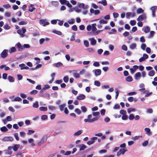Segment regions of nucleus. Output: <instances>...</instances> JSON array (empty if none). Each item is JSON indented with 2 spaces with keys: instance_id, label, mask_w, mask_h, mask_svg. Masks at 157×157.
Instances as JSON below:
<instances>
[{
  "instance_id": "obj_46",
  "label": "nucleus",
  "mask_w": 157,
  "mask_h": 157,
  "mask_svg": "<svg viewBox=\"0 0 157 157\" xmlns=\"http://www.w3.org/2000/svg\"><path fill=\"white\" fill-rule=\"evenodd\" d=\"M8 109L10 111L12 112H14L15 111L14 109L12 106L9 107L8 108Z\"/></svg>"
},
{
  "instance_id": "obj_24",
  "label": "nucleus",
  "mask_w": 157,
  "mask_h": 157,
  "mask_svg": "<svg viewBox=\"0 0 157 157\" xmlns=\"http://www.w3.org/2000/svg\"><path fill=\"white\" fill-rule=\"evenodd\" d=\"M20 145L19 144H15L13 147V150L15 151H17L18 148L20 147Z\"/></svg>"
},
{
  "instance_id": "obj_14",
  "label": "nucleus",
  "mask_w": 157,
  "mask_h": 157,
  "mask_svg": "<svg viewBox=\"0 0 157 157\" xmlns=\"http://www.w3.org/2000/svg\"><path fill=\"white\" fill-rule=\"evenodd\" d=\"M79 147L80 148V150H83L86 148V146L84 144H81L79 145Z\"/></svg>"
},
{
  "instance_id": "obj_57",
  "label": "nucleus",
  "mask_w": 157,
  "mask_h": 157,
  "mask_svg": "<svg viewBox=\"0 0 157 157\" xmlns=\"http://www.w3.org/2000/svg\"><path fill=\"white\" fill-rule=\"evenodd\" d=\"M107 151L106 150L103 149L99 151V153L100 154H102L106 153Z\"/></svg>"
},
{
  "instance_id": "obj_47",
  "label": "nucleus",
  "mask_w": 157,
  "mask_h": 157,
  "mask_svg": "<svg viewBox=\"0 0 157 157\" xmlns=\"http://www.w3.org/2000/svg\"><path fill=\"white\" fill-rule=\"evenodd\" d=\"M128 117L126 115H122V119L123 120H126L128 119Z\"/></svg>"
},
{
  "instance_id": "obj_41",
  "label": "nucleus",
  "mask_w": 157,
  "mask_h": 157,
  "mask_svg": "<svg viewBox=\"0 0 157 157\" xmlns=\"http://www.w3.org/2000/svg\"><path fill=\"white\" fill-rule=\"evenodd\" d=\"M40 111H46L47 110V108L46 107H41L40 108Z\"/></svg>"
},
{
  "instance_id": "obj_20",
  "label": "nucleus",
  "mask_w": 157,
  "mask_h": 157,
  "mask_svg": "<svg viewBox=\"0 0 157 157\" xmlns=\"http://www.w3.org/2000/svg\"><path fill=\"white\" fill-rule=\"evenodd\" d=\"M126 80L128 82H131L133 80V78L130 76H128L126 78Z\"/></svg>"
},
{
  "instance_id": "obj_1",
  "label": "nucleus",
  "mask_w": 157,
  "mask_h": 157,
  "mask_svg": "<svg viewBox=\"0 0 157 157\" xmlns=\"http://www.w3.org/2000/svg\"><path fill=\"white\" fill-rule=\"evenodd\" d=\"M92 117L91 114H90L88 116V118L84 120V121L86 122L92 123L98 120L99 118L98 117H96L92 119H90Z\"/></svg>"
},
{
  "instance_id": "obj_27",
  "label": "nucleus",
  "mask_w": 157,
  "mask_h": 157,
  "mask_svg": "<svg viewBox=\"0 0 157 157\" xmlns=\"http://www.w3.org/2000/svg\"><path fill=\"white\" fill-rule=\"evenodd\" d=\"M27 22L25 21H22L19 22L18 24L19 25H24L27 24Z\"/></svg>"
},
{
  "instance_id": "obj_37",
  "label": "nucleus",
  "mask_w": 157,
  "mask_h": 157,
  "mask_svg": "<svg viewBox=\"0 0 157 157\" xmlns=\"http://www.w3.org/2000/svg\"><path fill=\"white\" fill-rule=\"evenodd\" d=\"M55 64V66L56 67H59L63 65L62 63L60 62H58V63Z\"/></svg>"
},
{
  "instance_id": "obj_13",
  "label": "nucleus",
  "mask_w": 157,
  "mask_h": 157,
  "mask_svg": "<svg viewBox=\"0 0 157 157\" xmlns=\"http://www.w3.org/2000/svg\"><path fill=\"white\" fill-rule=\"evenodd\" d=\"M82 130H79L75 132L74 134V136H78L82 134Z\"/></svg>"
},
{
  "instance_id": "obj_58",
  "label": "nucleus",
  "mask_w": 157,
  "mask_h": 157,
  "mask_svg": "<svg viewBox=\"0 0 157 157\" xmlns=\"http://www.w3.org/2000/svg\"><path fill=\"white\" fill-rule=\"evenodd\" d=\"M57 21H59L58 24L60 26H62L63 25V20L60 21L59 20L57 19Z\"/></svg>"
},
{
  "instance_id": "obj_34",
  "label": "nucleus",
  "mask_w": 157,
  "mask_h": 157,
  "mask_svg": "<svg viewBox=\"0 0 157 157\" xmlns=\"http://www.w3.org/2000/svg\"><path fill=\"white\" fill-rule=\"evenodd\" d=\"M88 52L90 53H94L95 52V50L92 48H89L87 49Z\"/></svg>"
},
{
  "instance_id": "obj_48",
  "label": "nucleus",
  "mask_w": 157,
  "mask_h": 157,
  "mask_svg": "<svg viewBox=\"0 0 157 157\" xmlns=\"http://www.w3.org/2000/svg\"><path fill=\"white\" fill-rule=\"evenodd\" d=\"M38 91L37 90H33L31 91L30 92V94H35L37 93Z\"/></svg>"
},
{
  "instance_id": "obj_50",
  "label": "nucleus",
  "mask_w": 157,
  "mask_h": 157,
  "mask_svg": "<svg viewBox=\"0 0 157 157\" xmlns=\"http://www.w3.org/2000/svg\"><path fill=\"white\" fill-rule=\"evenodd\" d=\"M124 28L126 29L129 30L130 29V27L128 24H126L124 26Z\"/></svg>"
},
{
  "instance_id": "obj_55",
  "label": "nucleus",
  "mask_w": 157,
  "mask_h": 157,
  "mask_svg": "<svg viewBox=\"0 0 157 157\" xmlns=\"http://www.w3.org/2000/svg\"><path fill=\"white\" fill-rule=\"evenodd\" d=\"M27 80L29 82L32 83L33 84H34L35 83V81L29 78H27Z\"/></svg>"
},
{
  "instance_id": "obj_8",
  "label": "nucleus",
  "mask_w": 157,
  "mask_h": 157,
  "mask_svg": "<svg viewBox=\"0 0 157 157\" xmlns=\"http://www.w3.org/2000/svg\"><path fill=\"white\" fill-rule=\"evenodd\" d=\"M89 40L91 44L92 45H94L96 44V41L93 37L92 38L89 39Z\"/></svg>"
},
{
  "instance_id": "obj_2",
  "label": "nucleus",
  "mask_w": 157,
  "mask_h": 157,
  "mask_svg": "<svg viewBox=\"0 0 157 157\" xmlns=\"http://www.w3.org/2000/svg\"><path fill=\"white\" fill-rule=\"evenodd\" d=\"M127 150L125 148H121L120 149L119 151L117 152V155L119 156L121 154L124 155L125 152L127 151Z\"/></svg>"
},
{
  "instance_id": "obj_7",
  "label": "nucleus",
  "mask_w": 157,
  "mask_h": 157,
  "mask_svg": "<svg viewBox=\"0 0 157 157\" xmlns=\"http://www.w3.org/2000/svg\"><path fill=\"white\" fill-rule=\"evenodd\" d=\"M72 72L74 75V76L75 78H78L80 77L79 73H77V71L76 70H73Z\"/></svg>"
},
{
  "instance_id": "obj_45",
  "label": "nucleus",
  "mask_w": 157,
  "mask_h": 157,
  "mask_svg": "<svg viewBox=\"0 0 157 157\" xmlns=\"http://www.w3.org/2000/svg\"><path fill=\"white\" fill-rule=\"evenodd\" d=\"M92 114L94 116L98 117L97 116L99 115L100 113L99 112H93Z\"/></svg>"
},
{
  "instance_id": "obj_28",
  "label": "nucleus",
  "mask_w": 157,
  "mask_h": 157,
  "mask_svg": "<svg viewBox=\"0 0 157 157\" xmlns=\"http://www.w3.org/2000/svg\"><path fill=\"white\" fill-rule=\"evenodd\" d=\"M78 6L80 8H83L84 9L86 8L84 4L83 3L79 4L78 5Z\"/></svg>"
},
{
  "instance_id": "obj_38",
  "label": "nucleus",
  "mask_w": 157,
  "mask_h": 157,
  "mask_svg": "<svg viewBox=\"0 0 157 157\" xmlns=\"http://www.w3.org/2000/svg\"><path fill=\"white\" fill-rule=\"evenodd\" d=\"M33 107L34 108H36L38 107V101H36L35 103H34L33 105Z\"/></svg>"
},
{
  "instance_id": "obj_59",
  "label": "nucleus",
  "mask_w": 157,
  "mask_h": 157,
  "mask_svg": "<svg viewBox=\"0 0 157 157\" xmlns=\"http://www.w3.org/2000/svg\"><path fill=\"white\" fill-rule=\"evenodd\" d=\"M59 2L62 5H65L66 0H59Z\"/></svg>"
},
{
  "instance_id": "obj_54",
  "label": "nucleus",
  "mask_w": 157,
  "mask_h": 157,
  "mask_svg": "<svg viewBox=\"0 0 157 157\" xmlns=\"http://www.w3.org/2000/svg\"><path fill=\"white\" fill-rule=\"evenodd\" d=\"M72 30L76 31L77 30V28L76 25H74L71 27Z\"/></svg>"
},
{
  "instance_id": "obj_56",
  "label": "nucleus",
  "mask_w": 157,
  "mask_h": 157,
  "mask_svg": "<svg viewBox=\"0 0 157 157\" xmlns=\"http://www.w3.org/2000/svg\"><path fill=\"white\" fill-rule=\"evenodd\" d=\"M155 33V32L154 31H151L150 32V34L149 35V37H151L152 36H153L154 34Z\"/></svg>"
},
{
  "instance_id": "obj_35",
  "label": "nucleus",
  "mask_w": 157,
  "mask_h": 157,
  "mask_svg": "<svg viewBox=\"0 0 157 157\" xmlns=\"http://www.w3.org/2000/svg\"><path fill=\"white\" fill-rule=\"evenodd\" d=\"M84 44L85 46L86 47H88L89 46V42L87 40H84Z\"/></svg>"
},
{
  "instance_id": "obj_60",
  "label": "nucleus",
  "mask_w": 157,
  "mask_h": 157,
  "mask_svg": "<svg viewBox=\"0 0 157 157\" xmlns=\"http://www.w3.org/2000/svg\"><path fill=\"white\" fill-rule=\"evenodd\" d=\"M100 64L98 62H95L93 63V65L95 67H98L99 66Z\"/></svg>"
},
{
  "instance_id": "obj_23",
  "label": "nucleus",
  "mask_w": 157,
  "mask_h": 157,
  "mask_svg": "<svg viewBox=\"0 0 157 157\" xmlns=\"http://www.w3.org/2000/svg\"><path fill=\"white\" fill-rule=\"evenodd\" d=\"M144 11L141 8H139L137 10V13L138 14L143 13Z\"/></svg>"
},
{
  "instance_id": "obj_5",
  "label": "nucleus",
  "mask_w": 157,
  "mask_h": 157,
  "mask_svg": "<svg viewBox=\"0 0 157 157\" xmlns=\"http://www.w3.org/2000/svg\"><path fill=\"white\" fill-rule=\"evenodd\" d=\"M98 138L96 137H93L91 138L90 140L87 142V144L89 145H90L93 144L95 142V140H97Z\"/></svg>"
},
{
  "instance_id": "obj_40",
  "label": "nucleus",
  "mask_w": 157,
  "mask_h": 157,
  "mask_svg": "<svg viewBox=\"0 0 157 157\" xmlns=\"http://www.w3.org/2000/svg\"><path fill=\"white\" fill-rule=\"evenodd\" d=\"M16 49L15 47H12L10 49V50H9V52H15L16 51Z\"/></svg>"
},
{
  "instance_id": "obj_53",
  "label": "nucleus",
  "mask_w": 157,
  "mask_h": 157,
  "mask_svg": "<svg viewBox=\"0 0 157 157\" xmlns=\"http://www.w3.org/2000/svg\"><path fill=\"white\" fill-rule=\"evenodd\" d=\"M122 49L124 51H126L127 50V47L125 45H123L122 46Z\"/></svg>"
},
{
  "instance_id": "obj_30",
  "label": "nucleus",
  "mask_w": 157,
  "mask_h": 157,
  "mask_svg": "<svg viewBox=\"0 0 157 157\" xmlns=\"http://www.w3.org/2000/svg\"><path fill=\"white\" fill-rule=\"evenodd\" d=\"M65 106V104H63L59 106V108L61 111H63L64 110V108Z\"/></svg>"
},
{
  "instance_id": "obj_44",
  "label": "nucleus",
  "mask_w": 157,
  "mask_h": 157,
  "mask_svg": "<svg viewBox=\"0 0 157 157\" xmlns=\"http://www.w3.org/2000/svg\"><path fill=\"white\" fill-rule=\"evenodd\" d=\"M136 21L135 20H131L130 22V25L132 26H134L136 24Z\"/></svg>"
},
{
  "instance_id": "obj_10",
  "label": "nucleus",
  "mask_w": 157,
  "mask_h": 157,
  "mask_svg": "<svg viewBox=\"0 0 157 157\" xmlns=\"http://www.w3.org/2000/svg\"><path fill=\"white\" fill-rule=\"evenodd\" d=\"M95 75L97 76L100 75L101 74V71L100 69H96L95 71Z\"/></svg>"
},
{
  "instance_id": "obj_17",
  "label": "nucleus",
  "mask_w": 157,
  "mask_h": 157,
  "mask_svg": "<svg viewBox=\"0 0 157 157\" xmlns=\"http://www.w3.org/2000/svg\"><path fill=\"white\" fill-rule=\"evenodd\" d=\"M145 94H146L144 96V97H147L150 96V95H151L152 94V92H149L147 90L145 91Z\"/></svg>"
},
{
  "instance_id": "obj_49",
  "label": "nucleus",
  "mask_w": 157,
  "mask_h": 157,
  "mask_svg": "<svg viewBox=\"0 0 157 157\" xmlns=\"http://www.w3.org/2000/svg\"><path fill=\"white\" fill-rule=\"evenodd\" d=\"M48 118L47 116L46 115H43L41 117V119L43 120L47 119Z\"/></svg>"
},
{
  "instance_id": "obj_62",
  "label": "nucleus",
  "mask_w": 157,
  "mask_h": 157,
  "mask_svg": "<svg viewBox=\"0 0 157 157\" xmlns=\"http://www.w3.org/2000/svg\"><path fill=\"white\" fill-rule=\"evenodd\" d=\"M113 16L114 18H117L119 16V14L117 13L114 12L113 13Z\"/></svg>"
},
{
  "instance_id": "obj_11",
  "label": "nucleus",
  "mask_w": 157,
  "mask_h": 157,
  "mask_svg": "<svg viewBox=\"0 0 157 157\" xmlns=\"http://www.w3.org/2000/svg\"><path fill=\"white\" fill-rule=\"evenodd\" d=\"M17 46L18 48V51H21L23 49V46H22L21 44L20 43H18L17 44Z\"/></svg>"
},
{
  "instance_id": "obj_4",
  "label": "nucleus",
  "mask_w": 157,
  "mask_h": 157,
  "mask_svg": "<svg viewBox=\"0 0 157 157\" xmlns=\"http://www.w3.org/2000/svg\"><path fill=\"white\" fill-rule=\"evenodd\" d=\"M8 50H4L1 54V56L2 58H5L8 55Z\"/></svg>"
},
{
  "instance_id": "obj_36",
  "label": "nucleus",
  "mask_w": 157,
  "mask_h": 157,
  "mask_svg": "<svg viewBox=\"0 0 157 157\" xmlns=\"http://www.w3.org/2000/svg\"><path fill=\"white\" fill-rule=\"evenodd\" d=\"M63 79L64 82L67 83L68 81L69 78L68 76H66L63 77Z\"/></svg>"
},
{
  "instance_id": "obj_9",
  "label": "nucleus",
  "mask_w": 157,
  "mask_h": 157,
  "mask_svg": "<svg viewBox=\"0 0 157 157\" xmlns=\"http://www.w3.org/2000/svg\"><path fill=\"white\" fill-rule=\"evenodd\" d=\"M141 76V74L140 72H138L136 73L135 75V79L137 80L139 79Z\"/></svg>"
},
{
  "instance_id": "obj_61",
  "label": "nucleus",
  "mask_w": 157,
  "mask_h": 157,
  "mask_svg": "<svg viewBox=\"0 0 157 157\" xmlns=\"http://www.w3.org/2000/svg\"><path fill=\"white\" fill-rule=\"evenodd\" d=\"M157 9V6H152L151 8V10L152 11H155V10Z\"/></svg>"
},
{
  "instance_id": "obj_31",
  "label": "nucleus",
  "mask_w": 157,
  "mask_h": 157,
  "mask_svg": "<svg viewBox=\"0 0 157 157\" xmlns=\"http://www.w3.org/2000/svg\"><path fill=\"white\" fill-rule=\"evenodd\" d=\"M10 26H9L7 24H5L3 26V28L6 30H8L10 28Z\"/></svg>"
},
{
  "instance_id": "obj_29",
  "label": "nucleus",
  "mask_w": 157,
  "mask_h": 157,
  "mask_svg": "<svg viewBox=\"0 0 157 157\" xmlns=\"http://www.w3.org/2000/svg\"><path fill=\"white\" fill-rule=\"evenodd\" d=\"M53 33L59 35H61L62 34V33L60 31H56V30H53Z\"/></svg>"
},
{
  "instance_id": "obj_42",
  "label": "nucleus",
  "mask_w": 157,
  "mask_h": 157,
  "mask_svg": "<svg viewBox=\"0 0 157 157\" xmlns=\"http://www.w3.org/2000/svg\"><path fill=\"white\" fill-rule=\"evenodd\" d=\"M94 84L97 86H100V83L99 81H94Z\"/></svg>"
},
{
  "instance_id": "obj_64",
  "label": "nucleus",
  "mask_w": 157,
  "mask_h": 157,
  "mask_svg": "<svg viewBox=\"0 0 157 157\" xmlns=\"http://www.w3.org/2000/svg\"><path fill=\"white\" fill-rule=\"evenodd\" d=\"M48 108L49 109L52 111L55 109V107L53 106L50 105L48 106Z\"/></svg>"
},
{
  "instance_id": "obj_33",
  "label": "nucleus",
  "mask_w": 157,
  "mask_h": 157,
  "mask_svg": "<svg viewBox=\"0 0 157 157\" xmlns=\"http://www.w3.org/2000/svg\"><path fill=\"white\" fill-rule=\"evenodd\" d=\"M8 79L10 82H14V78L11 76H9L8 77Z\"/></svg>"
},
{
  "instance_id": "obj_63",
  "label": "nucleus",
  "mask_w": 157,
  "mask_h": 157,
  "mask_svg": "<svg viewBox=\"0 0 157 157\" xmlns=\"http://www.w3.org/2000/svg\"><path fill=\"white\" fill-rule=\"evenodd\" d=\"M129 118L130 120H132L134 118V117L133 114H131L129 115Z\"/></svg>"
},
{
  "instance_id": "obj_15",
  "label": "nucleus",
  "mask_w": 157,
  "mask_h": 157,
  "mask_svg": "<svg viewBox=\"0 0 157 157\" xmlns=\"http://www.w3.org/2000/svg\"><path fill=\"white\" fill-rule=\"evenodd\" d=\"M98 3L102 4L103 6H106L107 5V2L106 0H102L101 1L98 2Z\"/></svg>"
},
{
  "instance_id": "obj_22",
  "label": "nucleus",
  "mask_w": 157,
  "mask_h": 157,
  "mask_svg": "<svg viewBox=\"0 0 157 157\" xmlns=\"http://www.w3.org/2000/svg\"><path fill=\"white\" fill-rule=\"evenodd\" d=\"M34 141V140L33 139H30L28 140V142L29 143L31 144V145L32 146H35V144L33 142Z\"/></svg>"
},
{
  "instance_id": "obj_32",
  "label": "nucleus",
  "mask_w": 157,
  "mask_h": 157,
  "mask_svg": "<svg viewBox=\"0 0 157 157\" xmlns=\"http://www.w3.org/2000/svg\"><path fill=\"white\" fill-rule=\"evenodd\" d=\"M107 23V21L103 19H102L100 20L99 23L101 24H106Z\"/></svg>"
},
{
  "instance_id": "obj_25",
  "label": "nucleus",
  "mask_w": 157,
  "mask_h": 157,
  "mask_svg": "<svg viewBox=\"0 0 157 157\" xmlns=\"http://www.w3.org/2000/svg\"><path fill=\"white\" fill-rule=\"evenodd\" d=\"M136 43L132 44L130 45V48L132 49H133L136 48Z\"/></svg>"
},
{
  "instance_id": "obj_18",
  "label": "nucleus",
  "mask_w": 157,
  "mask_h": 157,
  "mask_svg": "<svg viewBox=\"0 0 157 157\" xmlns=\"http://www.w3.org/2000/svg\"><path fill=\"white\" fill-rule=\"evenodd\" d=\"M1 131L3 132H5L8 131V129L5 126H3L0 128Z\"/></svg>"
},
{
  "instance_id": "obj_43",
  "label": "nucleus",
  "mask_w": 157,
  "mask_h": 157,
  "mask_svg": "<svg viewBox=\"0 0 157 157\" xmlns=\"http://www.w3.org/2000/svg\"><path fill=\"white\" fill-rule=\"evenodd\" d=\"M120 113L122 115H126V111L124 110H121L120 111Z\"/></svg>"
},
{
  "instance_id": "obj_12",
  "label": "nucleus",
  "mask_w": 157,
  "mask_h": 157,
  "mask_svg": "<svg viewBox=\"0 0 157 157\" xmlns=\"http://www.w3.org/2000/svg\"><path fill=\"white\" fill-rule=\"evenodd\" d=\"M145 131L146 132V134L149 136H151V133L150 132V129L148 128H145L144 129Z\"/></svg>"
},
{
  "instance_id": "obj_16",
  "label": "nucleus",
  "mask_w": 157,
  "mask_h": 157,
  "mask_svg": "<svg viewBox=\"0 0 157 157\" xmlns=\"http://www.w3.org/2000/svg\"><path fill=\"white\" fill-rule=\"evenodd\" d=\"M35 9V8L33 7V6L32 4H31L30 6H29L28 11L30 12H32Z\"/></svg>"
},
{
  "instance_id": "obj_39",
  "label": "nucleus",
  "mask_w": 157,
  "mask_h": 157,
  "mask_svg": "<svg viewBox=\"0 0 157 157\" xmlns=\"http://www.w3.org/2000/svg\"><path fill=\"white\" fill-rule=\"evenodd\" d=\"M135 111V109L133 108H130L127 110V111L129 113H130L131 112H134Z\"/></svg>"
},
{
  "instance_id": "obj_19",
  "label": "nucleus",
  "mask_w": 157,
  "mask_h": 157,
  "mask_svg": "<svg viewBox=\"0 0 157 157\" xmlns=\"http://www.w3.org/2000/svg\"><path fill=\"white\" fill-rule=\"evenodd\" d=\"M51 4L52 5L54 6H58L59 4V2L56 1H52L51 2Z\"/></svg>"
},
{
  "instance_id": "obj_51",
  "label": "nucleus",
  "mask_w": 157,
  "mask_h": 157,
  "mask_svg": "<svg viewBox=\"0 0 157 157\" xmlns=\"http://www.w3.org/2000/svg\"><path fill=\"white\" fill-rule=\"evenodd\" d=\"M75 112L77 114L79 115L81 114V111L80 110L78 109H76L75 110Z\"/></svg>"
},
{
  "instance_id": "obj_52",
  "label": "nucleus",
  "mask_w": 157,
  "mask_h": 157,
  "mask_svg": "<svg viewBox=\"0 0 157 157\" xmlns=\"http://www.w3.org/2000/svg\"><path fill=\"white\" fill-rule=\"evenodd\" d=\"M45 40L44 38H41L39 40V43L40 44H42Z\"/></svg>"
},
{
  "instance_id": "obj_6",
  "label": "nucleus",
  "mask_w": 157,
  "mask_h": 157,
  "mask_svg": "<svg viewBox=\"0 0 157 157\" xmlns=\"http://www.w3.org/2000/svg\"><path fill=\"white\" fill-rule=\"evenodd\" d=\"M13 140V138L10 136L5 137L2 139V141L4 142L12 141Z\"/></svg>"
},
{
  "instance_id": "obj_3",
  "label": "nucleus",
  "mask_w": 157,
  "mask_h": 157,
  "mask_svg": "<svg viewBox=\"0 0 157 157\" xmlns=\"http://www.w3.org/2000/svg\"><path fill=\"white\" fill-rule=\"evenodd\" d=\"M146 18V15L145 14H143L140 15L137 18V20L138 21H141Z\"/></svg>"
},
{
  "instance_id": "obj_26",
  "label": "nucleus",
  "mask_w": 157,
  "mask_h": 157,
  "mask_svg": "<svg viewBox=\"0 0 157 157\" xmlns=\"http://www.w3.org/2000/svg\"><path fill=\"white\" fill-rule=\"evenodd\" d=\"M150 28L148 26H147L145 28L144 31L145 33H147L149 32V31H150Z\"/></svg>"
},
{
  "instance_id": "obj_21",
  "label": "nucleus",
  "mask_w": 157,
  "mask_h": 157,
  "mask_svg": "<svg viewBox=\"0 0 157 157\" xmlns=\"http://www.w3.org/2000/svg\"><path fill=\"white\" fill-rule=\"evenodd\" d=\"M155 74V71L153 70H152L149 71L148 73V75L152 77Z\"/></svg>"
}]
</instances>
